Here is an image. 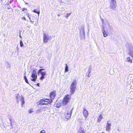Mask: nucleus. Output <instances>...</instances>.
I'll return each instance as SVG.
<instances>
[{
    "mask_svg": "<svg viewBox=\"0 0 133 133\" xmlns=\"http://www.w3.org/2000/svg\"><path fill=\"white\" fill-rule=\"evenodd\" d=\"M53 102L51 99L44 98L40 99L38 102L39 104L40 105H47L50 104Z\"/></svg>",
    "mask_w": 133,
    "mask_h": 133,
    "instance_id": "1",
    "label": "nucleus"
},
{
    "mask_svg": "<svg viewBox=\"0 0 133 133\" xmlns=\"http://www.w3.org/2000/svg\"><path fill=\"white\" fill-rule=\"evenodd\" d=\"M77 84V82L76 80V79L74 80L71 83L70 86V90L71 95L74 94L76 90Z\"/></svg>",
    "mask_w": 133,
    "mask_h": 133,
    "instance_id": "2",
    "label": "nucleus"
},
{
    "mask_svg": "<svg viewBox=\"0 0 133 133\" xmlns=\"http://www.w3.org/2000/svg\"><path fill=\"white\" fill-rule=\"evenodd\" d=\"M72 108L70 107H68L66 109V113L65 114V117L67 119H70L71 115L72 112Z\"/></svg>",
    "mask_w": 133,
    "mask_h": 133,
    "instance_id": "3",
    "label": "nucleus"
},
{
    "mask_svg": "<svg viewBox=\"0 0 133 133\" xmlns=\"http://www.w3.org/2000/svg\"><path fill=\"white\" fill-rule=\"evenodd\" d=\"M71 99V95L67 94L65 96L62 102V105H66Z\"/></svg>",
    "mask_w": 133,
    "mask_h": 133,
    "instance_id": "4",
    "label": "nucleus"
},
{
    "mask_svg": "<svg viewBox=\"0 0 133 133\" xmlns=\"http://www.w3.org/2000/svg\"><path fill=\"white\" fill-rule=\"evenodd\" d=\"M44 69H40L38 71V73H40L41 76L39 78L40 80H42L45 78V76L46 75V71H42V70H45Z\"/></svg>",
    "mask_w": 133,
    "mask_h": 133,
    "instance_id": "5",
    "label": "nucleus"
},
{
    "mask_svg": "<svg viewBox=\"0 0 133 133\" xmlns=\"http://www.w3.org/2000/svg\"><path fill=\"white\" fill-rule=\"evenodd\" d=\"M31 76L32 78L31 79V81L34 82L36 81L37 76L36 72V70H34L33 71Z\"/></svg>",
    "mask_w": 133,
    "mask_h": 133,
    "instance_id": "6",
    "label": "nucleus"
},
{
    "mask_svg": "<svg viewBox=\"0 0 133 133\" xmlns=\"http://www.w3.org/2000/svg\"><path fill=\"white\" fill-rule=\"evenodd\" d=\"M56 91L55 90L51 91L49 94V96L50 98V99H51L52 100V99H54L56 96Z\"/></svg>",
    "mask_w": 133,
    "mask_h": 133,
    "instance_id": "7",
    "label": "nucleus"
},
{
    "mask_svg": "<svg viewBox=\"0 0 133 133\" xmlns=\"http://www.w3.org/2000/svg\"><path fill=\"white\" fill-rule=\"evenodd\" d=\"M116 2L114 0H112L110 4V8L113 10L114 9L116 6Z\"/></svg>",
    "mask_w": 133,
    "mask_h": 133,
    "instance_id": "8",
    "label": "nucleus"
},
{
    "mask_svg": "<svg viewBox=\"0 0 133 133\" xmlns=\"http://www.w3.org/2000/svg\"><path fill=\"white\" fill-rule=\"evenodd\" d=\"M83 113L84 116L86 118L88 115V112L85 107L83 108Z\"/></svg>",
    "mask_w": 133,
    "mask_h": 133,
    "instance_id": "9",
    "label": "nucleus"
},
{
    "mask_svg": "<svg viewBox=\"0 0 133 133\" xmlns=\"http://www.w3.org/2000/svg\"><path fill=\"white\" fill-rule=\"evenodd\" d=\"M49 38V37L47 36L46 35L44 34L43 36V42L45 43L48 42Z\"/></svg>",
    "mask_w": 133,
    "mask_h": 133,
    "instance_id": "10",
    "label": "nucleus"
},
{
    "mask_svg": "<svg viewBox=\"0 0 133 133\" xmlns=\"http://www.w3.org/2000/svg\"><path fill=\"white\" fill-rule=\"evenodd\" d=\"M108 121L107 122V125L106 126V130L108 131H109L110 130V127L111 124H109L108 123Z\"/></svg>",
    "mask_w": 133,
    "mask_h": 133,
    "instance_id": "11",
    "label": "nucleus"
},
{
    "mask_svg": "<svg viewBox=\"0 0 133 133\" xmlns=\"http://www.w3.org/2000/svg\"><path fill=\"white\" fill-rule=\"evenodd\" d=\"M103 117L102 115L101 114L97 118V121L98 122H99L101 121Z\"/></svg>",
    "mask_w": 133,
    "mask_h": 133,
    "instance_id": "12",
    "label": "nucleus"
},
{
    "mask_svg": "<svg viewBox=\"0 0 133 133\" xmlns=\"http://www.w3.org/2000/svg\"><path fill=\"white\" fill-rule=\"evenodd\" d=\"M20 100L21 101L22 106L23 107V104L25 103L24 98L23 97H21L20 98Z\"/></svg>",
    "mask_w": 133,
    "mask_h": 133,
    "instance_id": "13",
    "label": "nucleus"
},
{
    "mask_svg": "<svg viewBox=\"0 0 133 133\" xmlns=\"http://www.w3.org/2000/svg\"><path fill=\"white\" fill-rule=\"evenodd\" d=\"M84 130L82 128H80L78 131V133H84Z\"/></svg>",
    "mask_w": 133,
    "mask_h": 133,
    "instance_id": "14",
    "label": "nucleus"
},
{
    "mask_svg": "<svg viewBox=\"0 0 133 133\" xmlns=\"http://www.w3.org/2000/svg\"><path fill=\"white\" fill-rule=\"evenodd\" d=\"M129 55L131 56L133 58V51L130 50L129 52Z\"/></svg>",
    "mask_w": 133,
    "mask_h": 133,
    "instance_id": "15",
    "label": "nucleus"
},
{
    "mask_svg": "<svg viewBox=\"0 0 133 133\" xmlns=\"http://www.w3.org/2000/svg\"><path fill=\"white\" fill-rule=\"evenodd\" d=\"M65 72H66L68 71V65L67 64H65Z\"/></svg>",
    "mask_w": 133,
    "mask_h": 133,
    "instance_id": "16",
    "label": "nucleus"
},
{
    "mask_svg": "<svg viewBox=\"0 0 133 133\" xmlns=\"http://www.w3.org/2000/svg\"><path fill=\"white\" fill-rule=\"evenodd\" d=\"M33 11L34 12L37 13L38 15H39L40 13L39 10L38 9L34 10H33Z\"/></svg>",
    "mask_w": 133,
    "mask_h": 133,
    "instance_id": "17",
    "label": "nucleus"
},
{
    "mask_svg": "<svg viewBox=\"0 0 133 133\" xmlns=\"http://www.w3.org/2000/svg\"><path fill=\"white\" fill-rule=\"evenodd\" d=\"M127 61L128 62H129L130 63H132V61L131 59H130V57H128L127 58Z\"/></svg>",
    "mask_w": 133,
    "mask_h": 133,
    "instance_id": "18",
    "label": "nucleus"
},
{
    "mask_svg": "<svg viewBox=\"0 0 133 133\" xmlns=\"http://www.w3.org/2000/svg\"><path fill=\"white\" fill-rule=\"evenodd\" d=\"M103 33L104 36V37H106L107 36H108L107 34V32H106V31H103Z\"/></svg>",
    "mask_w": 133,
    "mask_h": 133,
    "instance_id": "19",
    "label": "nucleus"
},
{
    "mask_svg": "<svg viewBox=\"0 0 133 133\" xmlns=\"http://www.w3.org/2000/svg\"><path fill=\"white\" fill-rule=\"evenodd\" d=\"M20 45L21 47H22L23 45V42L21 40H20Z\"/></svg>",
    "mask_w": 133,
    "mask_h": 133,
    "instance_id": "20",
    "label": "nucleus"
},
{
    "mask_svg": "<svg viewBox=\"0 0 133 133\" xmlns=\"http://www.w3.org/2000/svg\"><path fill=\"white\" fill-rule=\"evenodd\" d=\"M28 112L30 114L31 113L33 112V111L32 109H30L29 110Z\"/></svg>",
    "mask_w": 133,
    "mask_h": 133,
    "instance_id": "21",
    "label": "nucleus"
},
{
    "mask_svg": "<svg viewBox=\"0 0 133 133\" xmlns=\"http://www.w3.org/2000/svg\"><path fill=\"white\" fill-rule=\"evenodd\" d=\"M22 11H27V9L26 8H23L22 9Z\"/></svg>",
    "mask_w": 133,
    "mask_h": 133,
    "instance_id": "22",
    "label": "nucleus"
},
{
    "mask_svg": "<svg viewBox=\"0 0 133 133\" xmlns=\"http://www.w3.org/2000/svg\"><path fill=\"white\" fill-rule=\"evenodd\" d=\"M40 133H45V131L44 130H41Z\"/></svg>",
    "mask_w": 133,
    "mask_h": 133,
    "instance_id": "23",
    "label": "nucleus"
},
{
    "mask_svg": "<svg viewBox=\"0 0 133 133\" xmlns=\"http://www.w3.org/2000/svg\"><path fill=\"white\" fill-rule=\"evenodd\" d=\"M26 15H27L28 17L29 18V19H30V18L29 17L30 15L29 13H27L26 14Z\"/></svg>",
    "mask_w": 133,
    "mask_h": 133,
    "instance_id": "24",
    "label": "nucleus"
},
{
    "mask_svg": "<svg viewBox=\"0 0 133 133\" xmlns=\"http://www.w3.org/2000/svg\"><path fill=\"white\" fill-rule=\"evenodd\" d=\"M22 19L24 20V21H25L26 20L25 18V17H23L22 18Z\"/></svg>",
    "mask_w": 133,
    "mask_h": 133,
    "instance_id": "25",
    "label": "nucleus"
},
{
    "mask_svg": "<svg viewBox=\"0 0 133 133\" xmlns=\"http://www.w3.org/2000/svg\"><path fill=\"white\" fill-rule=\"evenodd\" d=\"M25 81L26 83L28 84H29V82H28V80H27V79H25Z\"/></svg>",
    "mask_w": 133,
    "mask_h": 133,
    "instance_id": "26",
    "label": "nucleus"
},
{
    "mask_svg": "<svg viewBox=\"0 0 133 133\" xmlns=\"http://www.w3.org/2000/svg\"><path fill=\"white\" fill-rule=\"evenodd\" d=\"M71 14V13H69V14H67V16H69V15H70Z\"/></svg>",
    "mask_w": 133,
    "mask_h": 133,
    "instance_id": "27",
    "label": "nucleus"
},
{
    "mask_svg": "<svg viewBox=\"0 0 133 133\" xmlns=\"http://www.w3.org/2000/svg\"><path fill=\"white\" fill-rule=\"evenodd\" d=\"M24 78L25 80V79H27L26 77V76H24Z\"/></svg>",
    "mask_w": 133,
    "mask_h": 133,
    "instance_id": "28",
    "label": "nucleus"
},
{
    "mask_svg": "<svg viewBox=\"0 0 133 133\" xmlns=\"http://www.w3.org/2000/svg\"><path fill=\"white\" fill-rule=\"evenodd\" d=\"M19 37L21 38V34H20V35H19Z\"/></svg>",
    "mask_w": 133,
    "mask_h": 133,
    "instance_id": "29",
    "label": "nucleus"
},
{
    "mask_svg": "<svg viewBox=\"0 0 133 133\" xmlns=\"http://www.w3.org/2000/svg\"><path fill=\"white\" fill-rule=\"evenodd\" d=\"M37 85H39V83H37Z\"/></svg>",
    "mask_w": 133,
    "mask_h": 133,
    "instance_id": "30",
    "label": "nucleus"
},
{
    "mask_svg": "<svg viewBox=\"0 0 133 133\" xmlns=\"http://www.w3.org/2000/svg\"><path fill=\"white\" fill-rule=\"evenodd\" d=\"M89 74L88 75V76H89V77H90V76H89Z\"/></svg>",
    "mask_w": 133,
    "mask_h": 133,
    "instance_id": "31",
    "label": "nucleus"
},
{
    "mask_svg": "<svg viewBox=\"0 0 133 133\" xmlns=\"http://www.w3.org/2000/svg\"><path fill=\"white\" fill-rule=\"evenodd\" d=\"M40 68H42V67H40Z\"/></svg>",
    "mask_w": 133,
    "mask_h": 133,
    "instance_id": "32",
    "label": "nucleus"
},
{
    "mask_svg": "<svg viewBox=\"0 0 133 133\" xmlns=\"http://www.w3.org/2000/svg\"><path fill=\"white\" fill-rule=\"evenodd\" d=\"M101 133H104L103 132H102Z\"/></svg>",
    "mask_w": 133,
    "mask_h": 133,
    "instance_id": "33",
    "label": "nucleus"
}]
</instances>
